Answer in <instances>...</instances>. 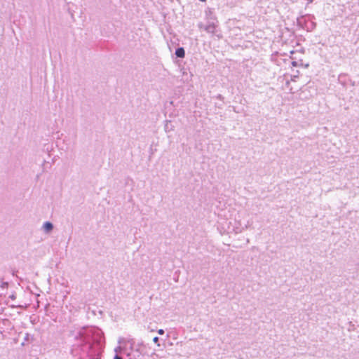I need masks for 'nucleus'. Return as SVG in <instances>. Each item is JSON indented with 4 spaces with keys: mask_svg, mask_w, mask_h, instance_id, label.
Here are the masks:
<instances>
[{
    "mask_svg": "<svg viewBox=\"0 0 359 359\" xmlns=\"http://www.w3.org/2000/svg\"><path fill=\"white\" fill-rule=\"evenodd\" d=\"M217 229L221 234L241 233L245 226L242 225L241 216L238 213L233 217L224 219L218 222Z\"/></svg>",
    "mask_w": 359,
    "mask_h": 359,
    "instance_id": "f257e3e1",
    "label": "nucleus"
},
{
    "mask_svg": "<svg viewBox=\"0 0 359 359\" xmlns=\"http://www.w3.org/2000/svg\"><path fill=\"white\" fill-rule=\"evenodd\" d=\"M93 333V329H86L79 333V336L76 339V343L73 345L72 351L76 355L88 354L91 349L90 337Z\"/></svg>",
    "mask_w": 359,
    "mask_h": 359,
    "instance_id": "f03ea898",
    "label": "nucleus"
},
{
    "mask_svg": "<svg viewBox=\"0 0 359 359\" xmlns=\"http://www.w3.org/2000/svg\"><path fill=\"white\" fill-rule=\"evenodd\" d=\"M151 347L149 344L143 341L135 342L133 339L132 344H130L129 352H127V356L129 359H145L149 356Z\"/></svg>",
    "mask_w": 359,
    "mask_h": 359,
    "instance_id": "7ed1b4c3",
    "label": "nucleus"
},
{
    "mask_svg": "<svg viewBox=\"0 0 359 359\" xmlns=\"http://www.w3.org/2000/svg\"><path fill=\"white\" fill-rule=\"evenodd\" d=\"M133 339H126L120 337L118 339V346L114 348L116 355L119 353H124L127 355V352H129L130 344H132Z\"/></svg>",
    "mask_w": 359,
    "mask_h": 359,
    "instance_id": "20e7f679",
    "label": "nucleus"
},
{
    "mask_svg": "<svg viewBox=\"0 0 359 359\" xmlns=\"http://www.w3.org/2000/svg\"><path fill=\"white\" fill-rule=\"evenodd\" d=\"M314 19L313 15H308L301 17L298 19V22L299 24L302 25L307 31H312L315 29L316 25Z\"/></svg>",
    "mask_w": 359,
    "mask_h": 359,
    "instance_id": "39448f33",
    "label": "nucleus"
},
{
    "mask_svg": "<svg viewBox=\"0 0 359 359\" xmlns=\"http://www.w3.org/2000/svg\"><path fill=\"white\" fill-rule=\"evenodd\" d=\"M218 22L217 20L209 22L205 27V30L210 34H215L217 32Z\"/></svg>",
    "mask_w": 359,
    "mask_h": 359,
    "instance_id": "423d86ee",
    "label": "nucleus"
},
{
    "mask_svg": "<svg viewBox=\"0 0 359 359\" xmlns=\"http://www.w3.org/2000/svg\"><path fill=\"white\" fill-rule=\"evenodd\" d=\"M290 58L292 60L299 61V62H304V60L302 59L303 53L302 52L292 50L290 52Z\"/></svg>",
    "mask_w": 359,
    "mask_h": 359,
    "instance_id": "0eeeda50",
    "label": "nucleus"
},
{
    "mask_svg": "<svg viewBox=\"0 0 359 359\" xmlns=\"http://www.w3.org/2000/svg\"><path fill=\"white\" fill-rule=\"evenodd\" d=\"M45 233H50L53 229V224L50 222H46L43 224L41 227Z\"/></svg>",
    "mask_w": 359,
    "mask_h": 359,
    "instance_id": "6e6552de",
    "label": "nucleus"
},
{
    "mask_svg": "<svg viewBox=\"0 0 359 359\" xmlns=\"http://www.w3.org/2000/svg\"><path fill=\"white\" fill-rule=\"evenodd\" d=\"M292 67H304L305 68L309 67V63H304V62H299V61H296L294 60H292Z\"/></svg>",
    "mask_w": 359,
    "mask_h": 359,
    "instance_id": "1a4fd4ad",
    "label": "nucleus"
},
{
    "mask_svg": "<svg viewBox=\"0 0 359 359\" xmlns=\"http://www.w3.org/2000/svg\"><path fill=\"white\" fill-rule=\"evenodd\" d=\"M175 55L178 57L183 58L185 55V52L183 48H178L175 50Z\"/></svg>",
    "mask_w": 359,
    "mask_h": 359,
    "instance_id": "9d476101",
    "label": "nucleus"
},
{
    "mask_svg": "<svg viewBox=\"0 0 359 359\" xmlns=\"http://www.w3.org/2000/svg\"><path fill=\"white\" fill-rule=\"evenodd\" d=\"M165 132H169V131L172 130L170 121H166V123L165 124Z\"/></svg>",
    "mask_w": 359,
    "mask_h": 359,
    "instance_id": "9b49d317",
    "label": "nucleus"
},
{
    "mask_svg": "<svg viewBox=\"0 0 359 359\" xmlns=\"http://www.w3.org/2000/svg\"><path fill=\"white\" fill-rule=\"evenodd\" d=\"M299 77V71H297L295 74L292 75L291 80L295 81V79Z\"/></svg>",
    "mask_w": 359,
    "mask_h": 359,
    "instance_id": "f8f14e48",
    "label": "nucleus"
},
{
    "mask_svg": "<svg viewBox=\"0 0 359 359\" xmlns=\"http://www.w3.org/2000/svg\"><path fill=\"white\" fill-rule=\"evenodd\" d=\"M153 341H154V343L156 344L158 346H160V344H158V337H155L153 339Z\"/></svg>",
    "mask_w": 359,
    "mask_h": 359,
    "instance_id": "ddd939ff",
    "label": "nucleus"
},
{
    "mask_svg": "<svg viewBox=\"0 0 359 359\" xmlns=\"http://www.w3.org/2000/svg\"><path fill=\"white\" fill-rule=\"evenodd\" d=\"M157 332H158L159 334L162 335V334H164V330H163V329H159V330L157 331Z\"/></svg>",
    "mask_w": 359,
    "mask_h": 359,
    "instance_id": "4468645a",
    "label": "nucleus"
},
{
    "mask_svg": "<svg viewBox=\"0 0 359 359\" xmlns=\"http://www.w3.org/2000/svg\"><path fill=\"white\" fill-rule=\"evenodd\" d=\"M113 359H123V358L118 355H115Z\"/></svg>",
    "mask_w": 359,
    "mask_h": 359,
    "instance_id": "2eb2a0df",
    "label": "nucleus"
},
{
    "mask_svg": "<svg viewBox=\"0 0 359 359\" xmlns=\"http://www.w3.org/2000/svg\"><path fill=\"white\" fill-rule=\"evenodd\" d=\"M309 1V3H312L313 1V0H307Z\"/></svg>",
    "mask_w": 359,
    "mask_h": 359,
    "instance_id": "dca6fc26",
    "label": "nucleus"
},
{
    "mask_svg": "<svg viewBox=\"0 0 359 359\" xmlns=\"http://www.w3.org/2000/svg\"><path fill=\"white\" fill-rule=\"evenodd\" d=\"M201 2H205L206 0H199Z\"/></svg>",
    "mask_w": 359,
    "mask_h": 359,
    "instance_id": "f3484780",
    "label": "nucleus"
}]
</instances>
